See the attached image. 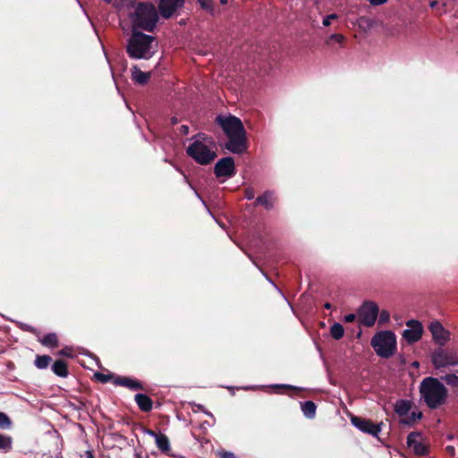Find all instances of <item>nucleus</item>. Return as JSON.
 I'll use <instances>...</instances> for the list:
<instances>
[{
    "label": "nucleus",
    "mask_w": 458,
    "mask_h": 458,
    "mask_svg": "<svg viewBox=\"0 0 458 458\" xmlns=\"http://www.w3.org/2000/svg\"><path fill=\"white\" fill-rule=\"evenodd\" d=\"M216 121L228 138L225 148L234 154L244 153L248 145L246 131L242 121L233 115H219Z\"/></svg>",
    "instance_id": "1"
},
{
    "label": "nucleus",
    "mask_w": 458,
    "mask_h": 458,
    "mask_svg": "<svg viewBox=\"0 0 458 458\" xmlns=\"http://www.w3.org/2000/svg\"><path fill=\"white\" fill-rule=\"evenodd\" d=\"M127 12L132 31L140 29L152 31L158 21V13L153 4H131L127 7Z\"/></svg>",
    "instance_id": "2"
},
{
    "label": "nucleus",
    "mask_w": 458,
    "mask_h": 458,
    "mask_svg": "<svg viewBox=\"0 0 458 458\" xmlns=\"http://www.w3.org/2000/svg\"><path fill=\"white\" fill-rule=\"evenodd\" d=\"M216 151L215 140L203 133L193 136L186 148L187 155L202 165L212 163L217 156Z\"/></svg>",
    "instance_id": "3"
},
{
    "label": "nucleus",
    "mask_w": 458,
    "mask_h": 458,
    "mask_svg": "<svg viewBox=\"0 0 458 458\" xmlns=\"http://www.w3.org/2000/svg\"><path fill=\"white\" fill-rule=\"evenodd\" d=\"M126 49L130 57L148 60L157 53V43L152 36L132 31Z\"/></svg>",
    "instance_id": "4"
},
{
    "label": "nucleus",
    "mask_w": 458,
    "mask_h": 458,
    "mask_svg": "<svg viewBox=\"0 0 458 458\" xmlns=\"http://www.w3.org/2000/svg\"><path fill=\"white\" fill-rule=\"evenodd\" d=\"M421 400L431 409L442 406L447 399L446 387L437 379L432 377L424 378L420 385Z\"/></svg>",
    "instance_id": "5"
},
{
    "label": "nucleus",
    "mask_w": 458,
    "mask_h": 458,
    "mask_svg": "<svg viewBox=\"0 0 458 458\" xmlns=\"http://www.w3.org/2000/svg\"><path fill=\"white\" fill-rule=\"evenodd\" d=\"M370 344L375 352L381 358H390L397 350L396 336L389 330L377 333L372 337Z\"/></svg>",
    "instance_id": "6"
},
{
    "label": "nucleus",
    "mask_w": 458,
    "mask_h": 458,
    "mask_svg": "<svg viewBox=\"0 0 458 458\" xmlns=\"http://www.w3.org/2000/svg\"><path fill=\"white\" fill-rule=\"evenodd\" d=\"M431 360L435 369H439L457 365L458 356L454 352L438 350L432 354Z\"/></svg>",
    "instance_id": "7"
},
{
    "label": "nucleus",
    "mask_w": 458,
    "mask_h": 458,
    "mask_svg": "<svg viewBox=\"0 0 458 458\" xmlns=\"http://www.w3.org/2000/svg\"><path fill=\"white\" fill-rule=\"evenodd\" d=\"M378 316V307L375 302H365L358 310L359 321L366 327H372Z\"/></svg>",
    "instance_id": "8"
},
{
    "label": "nucleus",
    "mask_w": 458,
    "mask_h": 458,
    "mask_svg": "<svg viewBox=\"0 0 458 458\" xmlns=\"http://www.w3.org/2000/svg\"><path fill=\"white\" fill-rule=\"evenodd\" d=\"M407 328L403 332V338L409 344L419 342L423 335L424 329L419 320H409L406 322Z\"/></svg>",
    "instance_id": "9"
},
{
    "label": "nucleus",
    "mask_w": 458,
    "mask_h": 458,
    "mask_svg": "<svg viewBox=\"0 0 458 458\" xmlns=\"http://www.w3.org/2000/svg\"><path fill=\"white\" fill-rule=\"evenodd\" d=\"M428 330L431 333L433 341L440 345H445L451 339V333L437 321H432L428 325Z\"/></svg>",
    "instance_id": "10"
},
{
    "label": "nucleus",
    "mask_w": 458,
    "mask_h": 458,
    "mask_svg": "<svg viewBox=\"0 0 458 458\" xmlns=\"http://www.w3.org/2000/svg\"><path fill=\"white\" fill-rule=\"evenodd\" d=\"M407 445L417 455H425L428 453V443L420 433H411L407 437Z\"/></svg>",
    "instance_id": "11"
},
{
    "label": "nucleus",
    "mask_w": 458,
    "mask_h": 458,
    "mask_svg": "<svg viewBox=\"0 0 458 458\" xmlns=\"http://www.w3.org/2000/svg\"><path fill=\"white\" fill-rule=\"evenodd\" d=\"M217 178H230L235 174V165L233 158L226 157L217 161L214 167Z\"/></svg>",
    "instance_id": "12"
},
{
    "label": "nucleus",
    "mask_w": 458,
    "mask_h": 458,
    "mask_svg": "<svg viewBox=\"0 0 458 458\" xmlns=\"http://www.w3.org/2000/svg\"><path fill=\"white\" fill-rule=\"evenodd\" d=\"M351 421L352 425L358 428L360 431L370 434L374 437H377L381 430L378 424H375L369 420L353 416L352 417Z\"/></svg>",
    "instance_id": "13"
},
{
    "label": "nucleus",
    "mask_w": 458,
    "mask_h": 458,
    "mask_svg": "<svg viewBox=\"0 0 458 458\" xmlns=\"http://www.w3.org/2000/svg\"><path fill=\"white\" fill-rule=\"evenodd\" d=\"M184 0H161L159 11L164 18L171 17L176 10L182 7Z\"/></svg>",
    "instance_id": "14"
},
{
    "label": "nucleus",
    "mask_w": 458,
    "mask_h": 458,
    "mask_svg": "<svg viewBox=\"0 0 458 458\" xmlns=\"http://www.w3.org/2000/svg\"><path fill=\"white\" fill-rule=\"evenodd\" d=\"M151 73L142 72L138 66L131 68V79L140 85H145L148 82Z\"/></svg>",
    "instance_id": "15"
},
{
    "label": "nucleus",
    "mask_w": 458,
    "mask_h": 458,
    "mask_svg": "<svg viewBox=\"0 0 458 458\" xmlns=\"http://www.w3.org/2000/svg\"><path fill=\"white\" fill-rule=\"evenodd\" d=\"M411 409V403L406 400H400L394 405L395 412L403 418H407Z\"/></svg>",
    "instance_id": "16"
},
{
    "label": "nucleus",
    "mask_w": 458,
    "mask_h": 458,
    "mask_svg": "<svg viewBox=\"0 0 458 458\" xmlns=\"http://www.w3.org/2000/svg\"><path fill=\"white\" fill-rule=\"evenodd\" d=\"M152 436L155 437V439H156V444L157 445V447L163 451V452H167L169 451V448H170V443H169V440L167 438V437H165V435L163 434H155L154 432H149Z\"/></svg>",
    "instance_id": "17"
},
{
    "label": "nucleus",
    "mask_w": 458,
    "mask_h": 458,
    "mask_svg": "<svg viewBox=\"0 0 458 458\" xmlns=\"http://www.w3.org/2000/svg\"><path fill=\"white\" fill-rule=\"evenodd\" d=\"M135 401L139 407L144 411H148L152 408V402L150 398L145 394H136Z\"/></svg>",
    "instance_id": "18"
},
{
    "label": "nucleus",
    "mask_w": 458,
    "mask_h": 458,
    "mask_svg": "<svg viewBox=\"0 0 458 458\" xmlns=\"http://www.w3.org/2000/svg\"><path fill=\"white\" fill-rule=\"evenodd\" d=\"M52 369L59 377H65L68 375L67 365L63 360H56L53 364Z\"/></svg>",
    "instance_id": "19"
},
{
    "label": "nucleus",
    "mask_w": 458,
    "mask_h": 458,
    "mask_svg": "<svg viewBox=\"0 0 458 458\" xmlns=\"http://www.w3.org/2000/svg\"><path fill=\"white\" fill-rule=\"evenodd\" d=\"M256 203L264 206L267 209H269L272 208L274 203L273 195L270 192H266L264 195L257 199Z\"/></svg>",
    "instance_id": "20"
},
{
    "label": "nucleus",
    "mask_w": 458,
    "mask_h": 458,
    "mask_svg": "<svg viewBox=\"0 0 458 458\" xmlns=\"http://www.w3.org/2000/svg\"><path fill=\"white\" fill-rule=\"evenodd\" d=\"M40 343L45 346L55 348L58 345L57 335L54 333L47 334L40 339Z\"/></svg>",
    "instance_id": "21"
},
{
    "label": "nucleus",
    "mask_w": 458,
    "mask_h": 458,
    "mask_svg": "<svg viewBox=\"0 0 458 458\" xmlns=\"http://www.w3.org/2000/svg\"><path fill=\"white\" fill-rule=\"evenodd\" d=\"M304 415L310 419L313 418L316 413V405L310 401H307L301 405Z\"/></svg>",
    "instance_id": "22"
},
{
    "label": "nucleus",
    "mask_w": 458,
    "mask_h": 458,
    "mask_svg": "<svg viewBox=\"0 0 458 458\" xmlns=\"http://www.w3.org/2000/svg\"><path fill=\"white\" fill-rule=\"evenodd\" d=\"M51 360L52 359L48 355H38L35 359V366L39 369H43L48 367Z\"/></svg>",
    "instance_id": "23"
},
{
    "label": "nucleus",
    "mask_w": 458,
    "mask_h": 458,
    "mask_svg": "<svg viewBox=\"0 0 458 458\" xmlns=\"http://www.w3.org/2000/svg\"><path fill=\"white\" fill-rule=\"evenodd\" d=\"M344 329L343 326L339 323H335L330 327V335L331 336L335 339L339 340L344 336Z\"/></svg>",
    "instance_id": "24"
},
{
    "label": "nucleus",
    "mask_w": 458,
    "mask_h": 458,
    "mask_svg": "<svg viewBox=\"0 0 458 458\" xmlns=\"http://www.w3.org/2000/svg\"><path fill=\"white\" fill-rule=\"evenodd\" d=\"M117 384L126 386L129 388L131 389H140L141 387L140 384L133 379L131 378H120L119 380L115 381Z\"/></svg>",
    "instance_id": "25"
},
{
    "label": "nucleus",
    "mask_w": 458,
    "mask_h": 458,
    "mask_svg": "<svg viewBox=\"0 0 458 458\" xmlns=\"http://www.w3.org/2000/svg\"><path fill=\"white\" fill-rule=\"evenodd\" d=\"M13 439L9 436L0 435V449L8 452L12 449Z\"/></svg>",
    "instance_id": "26"
},
{
    "label": "nucleus",
    "mask_w": 458,
    "mask_h": 458,
    "mask_svg": "<svg viewBox=\"0 0 458 458\" xmlns=\"http://www.w3.org/2000/svg\"><path fill=\"white\" fill-rule=\"evenodd\" d=\"M422 416V413L420 411H410L409 415L407 418H403L401 420V422L402 423H404V424H411V423H413L415 422L416 420H420Z\"/></svg>",
    "instance_id": "27"
},
{
    "label": "nucleus",
    "mask_w": 458,
    "mask_h": 458,
    "mask_svg": "<svg viewBox=\"0 0 458 458\" xmlns=\"http://www.w3.org/2000/svg\"><path fill=\"white\" fill-rule=\"evenodd\" d=\"M443 379L447 385L458 388V377L455 374H447Z\"/></svg>",
    "instance_id": "28"
},
{
    "label": "nucleus",
    "mask_w": 458,
    "mask_h": 458,
    "mask_svg": "<svg viewBox=\"0 0 458 458\" xmlns=\"http://www.w3.org/2000/svg\"><path fill=\"white\" fill-rule=\"evenodd\" d=\"M132 3V0H113L110 4L121 11L123 7H128Z\"/></svg>",
    "instance_id": "29"
},
{
    "label": "nucleus",
    "mask_w": 458,
    "mask_h": 458,
    "mask_svg": "<svg viewBox=\"0 0 458 458\" xmlns=\"http://www.w3.org/2000/svg\"><path fill=\"white\" fill-rule=\"evenodd\" d=\"M12 421L9 417L4 413L0 412V428H8L11 427Z\"/></svg>",
    "instance_id": "30"
},
{
    "label": "nucleus",
    "mask_w": 458,
    "mask_h": 458,
    "mask_svg": "<svg viewBox=\"0 0 458 458\" xmlns=\"http://www.w3.org/2000/svg\"><path fill=\"white\" fill-rule=\"evenodd\" d=\"M198 3L200 4L201 8L207 10L208 12L213 11V2L212 0H198Z\"/></svg>",
    "instance_id": "31"
},
{
    "label": "nucleus",
    "mask_w": 458,
    "mask_h": 458,
    "mask_svg": "<svg viewBox=\"0 0 458 458\" xmlns=\"http://www.w3.org/2000/svg\"><path fill=\"white\" fill-rule=\"evenodd\" d=\"M330 40H334L336 43L342 44L344 41V37L342 34H333L329 38Z\"/></svg>",
    "instance_id": "32"
},
{
    "label": "nucleus",
    "mask_w": 458,
    "mask_h": 458,
    "mask_svg": "<svg viewBox=\"0 0 458 458\" xmlns=\"http://www.w3.org/2000/svg\"><path fill=\"white\" fill-rule=\"evenodd\" d=\"M390 315L386 310H382L379 314V322L386 323L389 320Z\"/></svg>",
    "instance_id": "33"
},
{
    "label": "nucleus",
    "mask_w": 458,
    "mask_h": 458,
    "mask_svg": "<svg viewBox=\"0 0 458 458\" xmlns=\"http://www.w3.org/2000/svg\"><path fill=\"white\" fill-rule=\"evenodd\" d=\"M337 19V15L336 14H330V15H327L326 18H324L323 20V25L324 26H329L331 24V21L332 20H335Z\"/></svg>",
    "instance_id": "34"
},
{
    "label": "nucleus",
    "mask_w": 458,
    "mask_h": 458,
    "mask_svg": "<svg viewBox=\"0 0 458 458\" xmlns=\"http://www.w3.org/2000/svg\"><path fill=\"white\" fill-rule=\"evenodd\" d=\"M95 377L101 382L103 383H106L107 382L109 379H110V376L109 375H105V374H102V373H96L95 374Z\"/></svg>",
    "instance_id": "35"
},
{
    "label": "nucleus",
    "mask_w": 458,
    "mask_h": 458,
    "mask_svg": "<svg viewBox=\"0 0 458 458\" xmlns=\"http://www.w3.org/2000/svg\"><path fill=\"white\" fill-rule=\"evenodd\" d=\"M218 454L220 458H235L234 454L231 452L223 451L219 452Z\"/></svg>",
    "instance_id": "36"
},
{
    "label": "nucleus",
    "mask_w": 458,
    "mask_h": 458,
    "mask_svg": "<svg viewBox=\"0 0 458 458\" xmlns=\"http://www.w3.org/2000/svg\"><path fill=\"white\" fill-rule=\"evenodd\" d=\"M356 318V315L354 314H348L344 317V321L345 322H348V323H351V322H353Z\"/></svg>",
    "instance_id": "37"
},
{
    "label": "nucleus",
    "mask_w": 458,
    "mask_h": 458,
    "mask_svg": "<svg viewBox=\"0 0 458 458\" xmlns=\"http://www.w3.org/2000/svg\"><path fill=\"white\" fill-rule=\"evenodd\" d=\"M245 196L249 199H252L254 198V191L251 189H248L245 192Z\"/></svg>",
    "instance_id": "38"
},
{
    "label": "nucleus",
    "mask_w": 458,
    "mask_h": 458,
    "mask_svg": "<svg viewBox=\"0 0 458 458\" xmlns=\"http://www.w3.org/2000/svg\"><path fill=\"white\" fill-rule=\"evenodd\" d=\"M372 5H379L386 3L387 0H369Z\"/></svg>",
    "instance_id": "39"
},
{
    "label": "nucleus",
    "mask_w": 458,
    "mask_h": 458,
    "mask_svg": "<svg viewBox=\"0 0 458 458\" xmlns=\"http://www.w3.org/2000/svg\"><path fill=\"white\" fill-rule=\"evenodd\" d=\"M180 131L182 134H188L189 132V128L188 126L186 125H182L181 128H180Z\"/></svg>",
    "instance_id": "40"
},
{
    "label": "nucleus",
    "mask_w": 458,
    "mask_h": 458,
    "mask_svg": "<svg viewBox=\"0 0 458 458\" xmlns=\"http://www.w3.org/2000/svg\"><path fill=\"white\" fill-rule=\"evenodd\" d=\"M446 451H447L451 455H454V446H451V445L446 446Z\"/></svg>",
    "instance_id": "41"
},
{
    "label": "nucleus",
    "mask_w": 458,
    "mask_h": 458,
    "mask_svg": "<svg viewBox=\"0 0 458 458\" xmlns=\"http://www.w3.org/2000/svg\"><path fill=\"white\" fill-rule=\"evenodd\" d=\"M86 454H87V458H94V456L90 451H87Z\"/></svg>",
    "instance_id": "42"
},
{
    "label": "nucleus",
    "mask_w": 458,
    "mask_h": 458,
    "mask_svg": "<svg viewBox=\"0 0 458 458\" xmlns=\"http://www.w3.org/2000/svg\"><path fill=\"white\" fill-rule=\"evenodd\" d=\"M220 3L222 4H226L228 3V0H220Z\"/></svg>",
    "instance_id": "43"
},
{
    "label": "nucleus",
    "mask_w": 458,
    "mask_h": 458,
    "mask_svg": "<svg viewBox=\"0 0 458 458\" xmlns=\"http://www.w3.org/2000/svg\"><path fill=\"white\" fill-rule=\"evenodd\" d=\"M325 307H326L327 309H330V308H331V305H330L329 303H326V304H325Z\"/></svg>",
    "instance_id": "44"
},
{
    "label": "nucleus",
    "mask_w": 458,
    "mask_h": 458,
    "mask_svg": "<svg viewBox=\"0 0 458 458\" xmlns=\"http://www.w3.org/2000/svg\"><path fill=\"white\" fill-rule=\"evenodd\" d=\"M104 1L110 4L113 0H104Z\"/></svg>",
    "instance_id": "45"
},
{
    "label": "nucleus",
    "mask_w": 458,
    "mask_h": 458,
    "mask_svg": "<svg viewBox=\"0 0 458 458\" xmlns=\"http://www.w3.org/2000/svg\"><path fill=\"white\" fill-rule=\"evenodd\" d=\"M63 354H66V351H62L61 352Z\"/></svg>",
    "instance_id": "46"
}]
</instances>
